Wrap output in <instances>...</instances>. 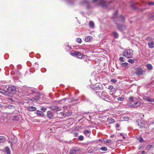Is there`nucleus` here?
I'll list each match as a JSON object with an SVG mask.
<instances>
[{
	"instance_id": "obj_1",
	"label": "nucleus",
	"mask_w": 154,
	"mask_h": 154,
	"mask_svg": "<svg viewBox=\"0 0 154 154\" xmlns=\"http://www.w3.org/2000/svg\"><path fill=\"white\" fill-rule=\"evenodd\" d=\"M97 1L100 6L104 8H107L109 4L112 2V1H108L106 0H92V2Z\"/></svg>"
},
{
	"instance_id": "obj_2",
	"label": "nucleus",
	"mask_w": 154,
	"mask_h": 154,
	"mask_svg": "<svg viewBox=\"0 0 154 154\" xmlns=\"http://www.w3.org/2000/svg\"><path fill=\"white\" fill-rule=\"evenodd\" d=\"M91 88L95 92V94L98 95L99 94L100 92H101V91L103 90V87L101 84H97L94 85H91Z\"/></svg>"
},
{
	"instance_id": "obj_3",
	"label": "nucleus",
	"mask_w": 154,
	"mask_h": 154,
	"mask_svg": "<svg viewBox=\"0 0 154 154\" xmlns=\"http://www.w3.org/2000/svg\"><path fill=\"white\" fill-rule=\"evenodd\" d=\"M133 51L132 50L128 49L125 50L123 53V56L128 58L131 57L133 55Z\"/></svg>"
},
{
	"instance_id": "obj_4",
	"label": "nucleus",
	"mask_w": 154,
	"mask_h": 154,
	"mask_svg": "<svg viewBox=\"0 0 154 154\" xmlns=\"http://www.w3.org/2000/svg\"><path fill=\"white\" fill-rule=\"evenodd\" d=\"M70 54L73 56L76 57L79 59H83L85 58V55L82 54L81 52L78 51H74L73 53H71Z\"/></svg>"
},
{
	"instance_id": "obj_5",
	"label": "nucleus",
	"mask_w": 154,
	"mask_h": 154,
	"mask_svg": "<svg viewBox=\"0 0 154 154\" xmlns=\"http://www.w3.org/2000/svg\"><path fill=\"white\" fill-rule=\"evenodd\" d=\"M117 27L118 29L120 31L122 32L125 30L127 27V26L124 24H121L118 23L116 22Z\"/></svg>"
},
{
	"instance_id": "obj_6",
	"label": "nucleus",
	"mask_w": 154,
	"mask_h": 154,
	"mask_svg": "<svg viewBox=\"0 0 154 154\" xmlns=\"http://www.w3.org/2000/svg\"><path fill=\"white\" fill-rule=\"evenodd\" d=\"M134 73L137 75H142L143 73V71L142 69L140 67H137L135 69Z\"/></svg>"
},
{
	"instance_id": "obj_7",
	"label": "nucleus",
	"mask_w": 154,
	"mask_h": 154,
	"mask_svg": "<svg viewBox=\"0 0 154 154\" xmlns=\"http://www.w3.org/2000/svg\"><path fill=\"white\" fill-rule=\"evenodd\" d=\"M141 103L140 102H132L131 101L130 103H129V106L131 107L137 108L138 106H140Z\"/></svg>"
},
{
	"instance_id": "obj_8",
	"label": "nucleus",
	"mask_w": 154,
	"mask_h": 154,
	"mask_svg": "<svg viewBox=\"0 0 154 154\" xmlns=\"http://www.w3.org/2000/svg\"><path fill=\"white\" fill-rule=\"evenodd\" d=\"M7 90L8 92L12 93H15L17 91L15 86L12 85H9Z\"/></svg>"
},
{
	"instance_id": "obj_9",
	"label": "nucleus",
	"mask_w": 154,
	"mask_h": 154,
	"mask_svg": "<svg viewBox=\"0 0 154 154\" xmlns=\"http://www.w3.org/2000/svg\"><path fill=\"white\" fill-rule=\"evenodd\" d=\"M47 109L46 107H41V111H39V115L42 116H44L45 115L43 112H45L46 110Z\"/></svg>"
},
{
	"instance_id": "obj_10",
	"label": "nucleus",
	"mask_w": 154,
	"mask_h": 154,
	"mask_svg": "<svg viewBox=\"0 0 154 154\" xmlns=\"http://www.w3.org/2000/svg\"><path fill=\"white\" fill-rule=\"evenodd\" d=\"M137 122L138 126H140V128H143L144 127V122L143 120H137Z\"/></svg>"
},
{
	"instance_id": "obj_11",
	"label": "nucleus",
	"mask_w": 154,
	"mask_h": 154,
	"mask_svg": "<svg viewBox=\"0 0 154 154\" xmlns=\"http://www.w3.org/2000/svg\"><path fill=\"white\" fill-rule=\"evenodd\" d=\"M54 113V111H53L52 110L48 111L47 112V116L48 118L50 119L53 117Z\"/></svg>"
},
{
	"instance_id": "obj_12",
	"label": "nucleus",
	"mask_w": 154,
	"mask_h": 154,
	"mask_svg": "<svg viewBox=\"0 0 154 154\" xmlns=\"http://www.w3.org/2000/svg\"><path fill=\"white\" fill-rule=\"evenodd\" d=\"M50 108L51 109V110L54 111V112H56L57 111H60L61 110V109L60 108L58 107L57 106H52Z\"/></svg>"
},
{
	"instance_id": "obj_13",
	"label": "nucleus",
	"mask_w": 154,
	"mask_h": 154,
	"mask_svg": "<svg viewBox=\"0 0 154 154\" xmlns=\"http://www.w3.org/2000/svg\"><path fill=\"white\" fill-rule=\"evenodd\" d=\"M9 141L11 143V146L12 149L13 145L14 144L16 143L17 141V139L16 137H14L13 139H11V140Z\"/></svg>"
},
{
	"instance_id": "obj_14",
	"label": "nucleus",
	"mask_w": 154,
	"mask_h": 154,
	"mask_svg": "<svg viewBox=\"0 0 154 154\" xmlns=\"http://www.w3.org/2000/svg\"><path fill=\"white\" fill-rule=\"evenodd\" d=\"M131 7L134 9L137 8V5L134 2H132L131 4Z\"/></svg>"
},
{
	"instance_id": "obj_15",
	"label": "nucleus",
	"mask_w": 154,
	"mask_h": 154,
	"mask_svg": "<svg viewBox=\"0 0 154 154\" xmlns=\"http://www.w3.org/2000/svg\"><path fill=\"white\" fill-rule=\"evenodd\" d=\"M40 93L39 92V100H43L45 99V95L43 94H40Z\"/></svg>"
},
{
	"instance_id": "obj_16",
	"label": "nucleus",
	"mask_w": 154,
	"mask_h": 154,
	"mask_svg": "<svg viewBox=\"0 0 154 154\" xmlns=\"http://www.w3.org/2000/svg\"><path fill=\"white\" fill-rule=\"evenodd\" d=\"M5 152L7 153V154H11L10 149L8 147L5 148Z\"/></svg>"
},
{
	"instance_id": "obj_17",
	"label": "nucleus",
	"mask_w": 154,
	"mask_h": 154,
	"mask_svg": "<svg viewBox=\"0 0 154 154\" xmlns=\"http://www.w3.org/2000/svg\"><path fill=\"white\" fill-rule=\"evenodd\" d=\"M149 47L150 48H152L154 47V42L150 41L148 43Z\"/></svg>"
},
{
	"instance_id": "obj_18",
	"label": "nucleus",
	"mask_w": 154,
	"mask_h": 154,
	"mask_svg": "<svg viewBox=\"0 0 154 154\" xmlns=\"http://www.w3.org/2000/svg\"><path fill=\"white\" fill-rule=\"evenodd\" d=\"M105 98H104L103 99L106 101H108V100H111V98L107 94L104 97Z\"/></svg>"
},
{
	"instance_id": "obj_19",
	"label": "nucleus",
	"mask_w": 154,
	"mask_h": 154,
	"mask_svg": "<svg viewBox=\"0 0 154 154\" xmlns=\"http://www.w3.org/2000/svg\"><path fill=\"white\" fill-rule=\"evenodd\" d=\"M119 20L121 23H123L125 20V16L123 15H121L119 17Z\"/></svg>"
},
{
	"instance_id": "obj_20",
	"label": "nucleus",
	"mask_w": 154,
	"mask_h": 154,
	"mask_svg": "<svg viewBox=\"0 0 154 154\" xmlns=\"http://www.w3.org/2000/svg\"><path fill=\"white\" fill-rule=\"evenodd\" d=\"M28 109L29 111H33L36 110V107L32 106H29L28 107Z\"/></svg>"
},
{
	"instance_id": "obj_21",
	"label": "nucleus",
	"mask_w": 154,
	"mask_h": 154,
	"mask_svg": "<svg viewBox=\"0 0 154 154\" xmlns=\"http://www.w3.org/2000/svg\"><path fill=\"white\" fill-rule=\"evenodd\" d=\"M91 133L90 130H85L84 132V134L87 136H89Z\"/></svg>"
},
{
	"instance_id": "obj_22",
	"label": "nucleus",
	"mask_w": 154,
	"mask_h": 154,
	"mask_svg": "<svg viewBox=\"0 0 154 154\" xmlns=\"http://www.w3.org/2000/svg\"><path fill=\"white\" fill-rule=\"evenodd\" d=\"M112 34L115 38H118L119 37V35L116 32H112Z\"/></svg>"
},
{
	"instance_id": "obj_23",
	"label": "nucleus",
	"mask_w": 154,
	"mask_h": 154,
	"mask_svg": "<svg viewBox=\"0 0 154 154\" xmlns=\"http://www.w3.org/2000/svg\"><path fill=\"white\" fill-rule=\"evenodd\" d=\"M5 140V137L3 136L0 137V143L4 142Z\"/></svg>"
},
{
	"instance_id": "obj_24",
	"label": "nucleus",
	"mask_w": 154,
	"mask_h": 154,
	"mask_svg": "<svg viewBox=\"0 0 154 154\" xmlns=\"http://www.w3.org/2000/svg\"><path fill=\"white\" fill-rule=\"evenodd\" d=\"M146 67L149 70H151L152 69V66L150 64H148L146 65Z\"/></svg>"
},
{
	"instance_id": "obj_25",
	"label": "nucleus",
	"mask_w": 154,
	"mask_h": 154,
	"mask_svg": "<svg viewBox=\"0 0 154 154\" xmlns=\"http://www.w3.org/2000/svg\"><path fill=\"white\" fill-rule=\"evenodd\" d=\"M72 112L68 111L65 113L64 114L66 116H69L72 115Z\"/></svg>"
},
{
	"instance_id": "obj_26",
	"label": "nucleus",
	"mask_w": 154,
	"mask_h": 154,
	"mask_svg": "<svg viewBox=\"0 0 154 154\" xmlns=\"http://www.w3.org/2000/svg\"><path fill=\"white\" fill-rule=\"evenodd\" d=\"M90 27L91 28H93L94 26V22L92 21H90L89 24Z\"/></svg>"
},
{
	"instance_id": "obj_27",
	"label": "nucleus",
	"mask_w": 154,
	"mask_h": 154,
	"mask_svg": "<svg viewBox=\"0 0 154 154\" xmlns=\"http://www.w3.org/2000/svg\"><path fill=\"white\" fill-rule=\"evenodd\" d=\"M128 63H121V65L122 67H126L128 66Z\"/></svg>"
},
{
	"instance_id": "obj_28",
	"label": "nucleus",
	"mask_w": 154,
	"mask_h": 154,
	"mask_svg": "<svg viewBox=\"0 0 154 154\" xmlns=\"http://www.w3.org/2000/svg\"><path fill=\"white\" fill-rule=\"evenodd\" d=\"M8 108L9 109H14L15 106L13 105L10 104L8 106Z\"/></svg>"
},
{
	"instance_id": "obj_29",
	"label": "nucleus",
	"mask_w": 154,
	"mask_h": 154,
	"mask_svg": "<svg viewBox=\"0 0 154 154\" xmlns=\"http://www.w3.org/2000/svg\"><path fill=\"white\" fill-rule=\"evenodd\" d=\"M84 139V136L82 135H80L79 136L78 140L80 141H82Z\"/></svg>"
},
{
	"instance_id": "obj_30",
	"label": "nucleus",
	"mask_w": 154,
	"mask_h": 154,
	"mask_svg": "<svg viewBox=\"0 0 154 154\" xmlns=\"http://www.w3.org/2000/svg\"><path fill=\"white\" fill-rule=\"evenodd\" d=\"M91 37L90 36H86L85 39V41L86 42H88L90 41Z\"/></svg>"
},
{
	"instance_id": "obj_31",
	"label": "nucleus",
	"mask_w": 154,
	"mask_h": 154,
	"mask_svg": "<svg viewBox=\"0 0 154 154\" xmlns=\"http://www.w3.org/2000/svg\"><path fill=\"white\" fill-rule=\"evenodd\" d=\"M100 149L102 151H106L107 150V148L106 147H102L100 148Z\"/></svg>"
},
{
	"instance_id": "obj_32",
	"label": "nucleus",
	"mask_w": 154,
	"mask_h": 154,
	"mask_svg": "<svg viewBox=\"0 0 154 154\" xmlns=\"http://www.w3.org/2000/svg\"><path fill=\"white\" fill-rule=\"evenodd\" d=\"M12 119L14 121H17L19 119V118L17 116H14L12 118Z\"/></svg>"
},
{
	"instance_id": "obj_33",
	"label": "nucleus",
	"mask_w": 154,
	"mask_h": 154,
	"mask_svg": "<svg viewBox=\"0 0 154 154\" xmlns=\"http://www.w3.org/2000/svg\"><path fill=\"white\" fill-rule=\"evenodd\" d=\"M144 99L146 100V101H148L149 102H150V100H151V99L150 98L148 97H144Z\"/></svg>"
},
{
	"instance_id": "obj_34",
	"label": "nucleus",
	"mask_w": 154,
	"mask_h": 154,
	"mask_svg": "<svg viewBox=\"0 0 154 154\" xmlns=\"http://www.w3.org/2000/svg\"><path fill=\"white\" fill-rule=\"evenodd\" d=\"M70 154H76L75 150L73 149H71L70 152Z\"/></svg>"
},
{
	"instance_id": "obj_35",
	"label": "nucleus",
	"mask_w": 154,
	"mask_h": 154,
	"mask_svg": "<svg viewBox=\"0 0 154 154\" xmlns=\"http://www.w3.org/2000/svg\"><path fill=\"white\" fill-rule=\"evenodd\" d=\"M3 94H4L6 95H8L9 94L8 92H8V91L7 90V91H6V90H3Z\"/></svg>"
},
{
	"instance_id": "obj_36",
	"label": "nucleus",
	"mask_w": 154,
	"mask_h": 154,
	"mask_svg": "<svg viewBox=\"0 0 154 154\" xmlns=\"http://www.w3.org/2000/svg\"><path fill=\"white\" fill-rule=\"evenodd\" d=\"M118 12V11H116L115 13H114L113 15V18H114L116 17V16L117 15V13Z\"/></svg>"
},
{
	"instance_id": "obj_37",
	"label": "nucleus",
	"mask_w": 154,
	"mask_h": 154,
	"mask_svg": "<svg viewBox=\"0 0 154 154\" xmlns=\"http://www.w3.org/2000/svg\"><path fill=\"white\" fill-rule=\"evenodd\" d=\"M76 41L79 43H81L82 42V40L79 38H77L76 39Z\"/></svg>"
},
{
	"instance_id": "obj_38",
	"label": "nucleus",
	"mask_w": 154,
	"mask_h": 154,
	"mask_svg": "<svg viewBox=\"0 0 154 154\" xmlns=\"http://www.w3.org/2000/svg\"><path fill=\"white\" fill-rule=\"evenodd\" d=\"M124 97H119L117 98V100L119 101H122L124 100Z\"/></svg>"
},
{
	"instance_id": "obj_39",
	"label": "nucleus",
	"mask_w": 154,
	"mask_h": 154,
	"mask_svg": "<svg viewBox=\"0 0 154 154\" xmlns=\"http://www.w3.org/2000/svg\"><path fill=\"white\" fill-rule=\"evenodd\" d=\"M107 94H106V93L103 91L102 92H101V95L102 96H103V97H105V96Z\"/></svg>"
},
{
	"instance_id": "obj_40",
	"label": "nucleus",
	"mask_w": 154,
	"mask_h": 154,
	"mask_svg": "<svg viewBox=\"0 0 154 154\" xmlns=\"http://www.w3.org/2000/svg\"><path fill=\"white\" fill-rule=\"evenodd\" d=\"M128 62H129V63H134V60L129 59L128 60Z\"/></svg>"
},
{
	"instance_id": "obj_41",
	"label": "nucleus",
	"mask_w": 154,
	"mask_h": 154,
	"mask_svg": "<svg viewBox=\"0 0 154 154\" xmlns=\"http://www.w3.org/2000/svg\"><path fill=\"white\" fill-rule=\"evenodd\" d=\"M84 100L85 101L87 102H89L90 101V100L89 98L87 97H84Z\"/></svg>"
},
{
	"instance_id": "obj_42",
	"label": "nucleus",
	"mask_w": 154,
	"mask_h": 154,
	"mask_svg": "<svg viewBox=\"0 0 154 154\" xmlns=\"http://www.w3.org/2000/svg\"><path fill=\"white\" fill-rule=\"evenodd\" d=\"M119 60L122 62H124L125 60H124V58L123 57H120L119 58Z\"/></svg>"
},
{
	"instance_id": "obj_43",
	"label": "nucleus",
	"mask_w": 154,
	"mask_h": 154,
	"mask_svg": "<svg viewBox=\"0 0 154 154\" xmlns=\"http://www.w3.org/2000/svg\"><path fill=\"white\" fill-rule=\"evenodd\" d=\"M152 147V145H149L148 146H147L146 147V148L148 149H151Z\"/></svg>"
},
{
	"instance_id": "obj_44",
	"label": "nucleus",
	"mask_w": 154,
	"mask_h": 154,
	"mask_svg": "<svg viewBox=\"0 0 154 154\" xmlns=\"http://www.w3.org/2000/svg\"><path fill=\"white\" fill-rule=\"evenodd\" d=\"M149 18L150 20H153L154 19V15H152L149 17Z\"/></svg>"
},
{
	"instance_id": "obj_45",
	"label": "nucleus",
	"mask_w": 154,
	"mask_h": 154,
	"mask_svg": "<svg viewBox=\"0 0 154 154\" xmlns=\"http://www.w3.org/2000/svg\"><path fill=\"white\" fill-rule=\"evenodd\" d=\"M129 100H131V101H132V102H135L133 100V98L132 97H130L129 98Z\"/></svg>"
},
{
	"instance_id": "obj_46",
	"label": "nucleus",
	"mask_w": 154,
	"mask_h": 154,
	"mask_svg": "<svg viewBox=\"0 0 154 154\" xmlns=\"http://www.w3.org/2000/svg\"><path fill=\"white\" fill-rule=\"evenodd\" d=\"M139 141L140 143H142L144 141V140L142 137H140Z\"/></svg>"
},
{
	"instance_id": "obj_47",
	"label": "nucleus",
	"mask_w": 154,
	"mask_h": 154,
	"mask_svg": "<svg viewBox=\"0 0 154 154\" xmlns=\"http://www.w3.org/2000/svg\"><path fill=\"white\" fill-rule=\"evenodd\" d=\"M148 5L149 6H153L154 5V3L152 2H149Z\"/></svg>"
},
{
	"instance_id": "obj_48",
	"label": "nucleus",
	"mask_w": 154,
	"mask_h": 154,
	"mask_svg": "<svg viewBox=\"0 0 154 154\" xmlns=\"http://www.w3.org/2000/svg\"><path fill=\"white\" fill-rule=\"evenodd\" d=\"M111 81L113 83H115L116 82L117 80L115 79H111Z\"/></svg>"
},
{
	"instance_id": "obj_49",
	"label": "nucleus",
	"mask_w": 154,
	"mask_h": 154,
	"mask_svg": "<svg viewBox=\"0 0 154 154\" xmlns=\"http://www.w3.org/2000/svg\"><path fill=\"white\" fill-rule=\"evenodd\" d=\"M113 88V86L112 85H110L109 86L108 88L110 90H112Z\"/></svg>"
},
{
	"instance_id": "obj_50",
	"label": "nucleus",
	"mask_w": 154,
	"mask_h": 154,
	"mask_svg": "<svg viewBox=\"0 0 154 154\" xmlns=\"http://www.w3.org/2000/svg\"><path fill=\"white\" fill-rule=\"evenodd\" d=\"M106 143H111V140H110L107 139V140L106 141Z\"/></svg>"
},
{
	"instance_id": "obj_51",
	"label": "nucleus",
	"mask_w": 154,
	"mask_h": 154,
	"mask_svg": "<svg viewBox=\"0 0 154 154\" xmlns=\"http://www.w3.org/2000/svg\"><path fill=\"white\" fill-rule=\"evenodd\" d=\"M66 48L68 49H70L71 48V47L67 45L66 46Z\"/></svg>"
},
{
	"instance_id": "obj_52",
	"label": "nucleus",
	"mask_w": 154,
	"mask_h": 154,
	"mask_svg": "<svg viewBox=\"0 0 154 154\" xmlns=\"http://www.w3.org/2000/svg\"><path fill=\"white\" fill-rule=\"evenodd\" d=\"M109 121L110 123H112L114 122V120L113 119H109Z\"/></svg>"
},
{
	"instance_id": "obj_53",
	"label": "nucleus",
	"mask_w": 154,
	"mask_h": 154,
	"mask_svg": "<svg viewBox=\"0 0 154 154\" xmlns=\"http://www.w3.org/2000/svg\"><path fill=\"white\" fill-rule=\"evenodd\" d=\"M79 135L78 133H75L74 134V136L75 137H77Z\"/></svg>"
},
{
	"instance_id": "obj_54",
	"label": "nucleus",
	"mask_w": 154,
	"mask_h": 154,
	"mask_svg": "<svg viewBox=\"0 0 154 154\" xmlns=\"http://www.w3.org/2000/svg\"><path fill=\"white\" fill-rule=\"evenodd\" d=\"M3 90L0 88V93H2V94L3 93Z\"/></svg>"
},
{
	"instance_id": "obj_55",
	"label": "nucleus",
	"mask_w": 154,
	"mask_h": 154,
	"mask_svg": "<svg viewBox=\"0 0 154 154\" xmlns=\"http://www.w3.org/2000/svg\"><path fill=\"white\" fill-rule=\"evenodd\" d=\"M73 150H75V153H76L77 152L80 151V149H73Z\"/></svg>"
},
{
	"instance_id": "obj_56",
	"label": "nucleus",
	"mask_w": 154,
	"mask_h": 154,
	"mask_svg": "<svg viewBox=\"0 0 154 154\" xmlns=\"http://www.w3.org/2000/svg\"><path fill=\"white\" fill-rule=\"evenodd\" d=\"M150 102H154V99H151L150 100Z\"/></svg>"
},
{
	"instance_id": "obj_57",
	"label": "nucleus",
	"mask_w": 154,
	"mask_h": 154,
	"mask_svg": "<svg viewBox=\"0 0 154 154\" xmlns=\"http://www.w3.org/2000/svg\"><path fill=\"white\" fill-rule=\"evenodd\" d=\"M116 127H119V125L118 124H117L116 125Z\"/></svg>"
},
{
	"instance_id": "obj_58",
	"label": "nucleus",
	"mask_w": 154,
	"mask_h": 154,
	"mask_svg": "<svg viewBox=\"0 0 154 154\" xmlns=\"http://www.w3.org/2000/svg\"><path fill=\"white\" fill-rule=\"evenodd\" d=\"M145 151L144 150H143V151H142V152H141V153L142 154H144L145 153Z\"/></svg>"
},
{
	"instance_id": "obj_59",
	"label": "nucleus",
	"mask_w": 154,
	"mask_h": 154,
	"mask_svg": "<svg viewBox=\"0 0 154 154\" xmlns=\"http://www.w3.org/2000/svg\"><path fill=\"white\" fill-rule=\"evenodd\" d=\"M32 92L34 93H35V91L34 90H32Z\"/></svg>"
},
{
	"instance_id": "obj_60",
	"label": "nucleus",
	"mask_w": 154,
	"mask_h": 154,
	"mask_svg": "<svg viewBox=\"0 0 154 154\" xmlns=\"http://www.w3.org/2000/svg\"><path fill=\"white\" fill-rule=\"evenodd\" d=\"M114 136V135H111L110 136V137H111V138H112V137H113Z\"/></svg>"
},
{
	"instance_id": "obj_61",
	"label": "nucleus",
	"mask_w": 154,
	"mask_h": 154,
	"mask_svg": "<svg viewBox=\"0 0 154 154\" xmlns=\"http://www.w3.org/2000/svg\"><path fill=\"white\" fill-rule=\"evenodd\" d=\"M122 137L123 138V139H125V137L124 136V135L122 136Z\"/></svg>"
},
{
	"instance_id": "obj_62",
	"label": "nucleus",
	"mask_w": 154,
	"mask_h": 154,
	"mask_svg": "<svg viewBox=\"0 0 154 154\" xmlns=\"http://www.w3.org/2000/svg\"><path fill=\"white\" fill-rule=\"evenodd\" d=\"M120 136H122L123 135V134L122 133H121L120 134Z\"/></svg>"
},
{
	"instance_id": "obj_63",
	"label": "nucleus",
	"mask_w": 154,
	"mask_h": 154,
	"mask_svg": "<svg viewBox=\"0 0 154 154\" xmlns=\"http://www.w3.org/2000/svg\"><path fill=\"white\" fill-rule=\"evenodd\" d=\"M89 152H90V153H91V152H92L90 150H89Z\"/></svg>"
},
{
	"instance_id": "obj_64",
	"label": "nucleus",
	"mask_w": 154,
	"mask_h": 154,
	"mask_svg": "<svg viewBox=\"0 0 154 154\" xmlns=\"http://www.w3.org/2000/svg\"><path fill=\"white\" fill-rule=\"evenodd\" d=\"M85 3H88V2L87 1H85Z\"/></svg>"
}]
</instances>
